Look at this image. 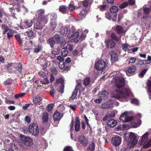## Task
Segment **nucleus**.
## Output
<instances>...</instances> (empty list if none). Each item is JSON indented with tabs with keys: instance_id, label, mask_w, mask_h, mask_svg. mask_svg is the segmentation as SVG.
I'll use <instances>...</instances> for the list:
<instances>
[{
	"instance_id": "obj_32",
	"label": "nucleus",
	"mask_w": 151,
	"mask_h": 151,
	"mask_svg": "<svg viewBox=\"0 0 151 151\" xmlns=\"http://www.w3.org/2000/svg\"><path fill=\"white\" fill-rule=\"evenodd\" d=\"M35 48L34 52L36 53L39 52L42 50V47L40 45H38L37 46L34 45Z\"/></svg>"
},
{
	"instance_id": "obj_61",
	"label": "nucleus",
	"mask_w": 151,
	"mask_h": 151,
	"mask_svg": "<svg viewBox=\"0 0 151 151\" xmlns=\"http://www.w3.org/2000/svg\"><path fill=\"white\" fill-rule=\"evenodd\" d=\"M137 60L136 58L131 57L129 60V63H132L135 62Z\"/></svg>"
},
{
	"instance_id": "obj_30",
	"label": "nucleus",
	"mask_w": 151,
	"mask_h": 151,
	"mask_svg": "<svg viewBox=\"0 0 151 151\" xmlns=\"http://www.w3.org/2000/svg\"><path fill=\"white\" fill-rule=\"evenodd\" d=\"M146 85L148 88V93L149 96V98L151 99V80H148Z\"/></svg>"
},
{
	"instance_id": "obj_1",
	"label": "nucleus",
	"mask_w": 151,
	"mask_h": 151,
	"mask_svg": "<svg viewBox=\"0 0 151 151\" xmlns=\"http://www.w3.org/2000/svg\"><path fill=\"white\" fill-rule=\"evenodd\" d=\"M119 73L118 71H114L112 72V74L113 76H114V78L115 80L116 86L117 88H120L124 85L125 81L122 77L117 75Z\"/></svg>"
},
{
	"instance_id": "obj_42",
	"label": "nucleus",
	"mask_w": 151,
	"mask_h": 151,
	"mask_svg": "<svg viewBox=\"0 0 151 151\" xmlns=\"http://www.w3.org/2000/svg\"><path fill=\"white\" fill-rule=\"evenodd\" d=\"M47 16L51 20H55L57 18V15L56 14L54 13H49Z\"/></svg>"
},
{
	"instance_id": "obj_33",
	"label": "nucleus",
	"mask_w": 151,
	"mask_h": 151,
	"mask_svg": "<svg viewBox=\"0 0 151 151\" xmlns=\"http://www.w3.org/2000/svg\"><path fill=\"white\" fill-rule=\"evenodd\" d=\"M83 5L86 8L89 5L91 4L93 2L92 0H84L82 1Z\"/></svg>"
},
{
	"instance_id": "obj_51",
	"label": "nucleus",
	"mask_w": 151,
	"mask_h": 151,
	"mask_svg": "<svg viewBox=\"0 0 151 151\" xmlns=\"http://www.w3.org/2000/svg\"><path fill=\"white\" fill-rule=\"evenodd\" d=\"M127 112H125L121 114L120 117L119 119L124 122V119L126 118V116H127Z\"/></svg>"
},
{
	"instance_id": "obj_60",
	"label": "nucleus",
	"mask_w": 151,
	"mask_h": 151,
	"mask_svg": "<svg viewBox=\"0 0 151 151\" xmlns=\"http://www.w3.org/2000/svg\"><path fill=\"white\" fill-rule=\"evenodd\" d=\"M68 8V10L69 9L70 10L72 11L74 9H75L76 7L73 4H70L69 5V7Z\"/></svg>"
},
{
	"instance_id": "obj_34",
	"label": "nucleus",
	"mask_w": 151,
	"mask_h": 151,
	"mask_svg": "<svg viewBox=\"0 0 151 151\" xmlns=\"http://www.w3.org/2000/svg\"><path fill=\"white\" fill-rule=\"evenodd\" d=\"M64 83V81L63 78H57L56 80V82L55 83V86H57L61 85Z\"/></svg>"
},
{
	"instance_id": "obj_63",
	"label": "nucleus",
	"mask_w": 151,
	"mask_h": 151,
	"mask_svg": "<svg viewBox=\"0 0 151 151\" xmlns=\"http://www.w3.org/2000/svg\"><path fill=\"white\" fill-rule=\"evenodd\" d=\"M110 115H106L103 118V120L104 121L108 120L110 119Z\"/></svg>"
},
{
	"instance_id": "obj_35",
	"label": "nucleus",
	"mask_w": 151,
	"mask_h": 151,
	"mask_svg": "<svg viewBox=\"0 0 151 151\" xmlns=\"http://www.w3.org/2000/svg\"><path fill=\"white\" fill-rule=\"evenodd\" d=\"M40 82V83H41L42 84H47L49 83V80H48V79L47 78H45L44 79V80L43 81H39V80H36L35 81V83H37V84L38 86L40 85V84L39 83V82Z\"/></svg>"
},
{
	"instance_id": "obj_11",
	"label": "nucleus",
	"mask_w": 151,
	"mask_h": 151,
	"mask_svg": "<svg viewBox=\"0 0 151 151\" xmlns=\"http://www.w3.org/2000/svg\"><path fill=\"white\" fill-rule=\"evenodd\" d=\"M112 144L116 147L119 145L121 143L122 138L119 136L115 137L111 139Z\"/></svg>"
},
{
	"instance_id": "obj_15",
	"label": "nucleus",
	"mask_w": 151,
	"mask_h": 151,
	"mask_svg": "<svg viewBox=\"0 0 151 151\" xmlns=\"http://www.w3.org/2000/svg\"><path fill=\"white\" fill-rule=\"evenodd\" d=\"M88 13V10L86 8L82 7L79 13L80 16L79 17V19H82L83 18H84V16L86 15Z\"/></svg>"
},
{
	"instance_id": "obj_43",
	"label": "nucleus",
	"mask_w": 151,
	"mask_h": 151,
	"mask_svg": "<svg viewBox=\"0 0 151 151\" xmlns=\"http://www.w3.org/2000/svg\"><path fill=\"white\" fill-rule=\"evenodd\" d=\"M42 119L44 123H47L48 120V116L47 113H44L42 116Z\"/></svg>"
},
{
	"instance_id": "obj_39",
	"label": "nucleus",
	"mask_w": 151,
	"mask_h": 151,
	"mask_svg": "<svg viewBox=\"0 0 151 151\" xmlns=\"http://www.w3.org/2000/svg\"><path fill=\"white\" fill-rule=\"evenodd\" d=\"M73 36L72 37V38L73 39L74 42H77L78 41V40H76V39L78 38V35H79V32L77 31L76 32H74L73 33Z\"/></svg>"
},
{
	"instance_id": "obj_53",
	"label": "nucleus",
	"mask_w": 151,
	"mask_h": 151,
	"mask_svg": "<svg viewBox=\"0 0 151 151\" xmlns=\"http://www.w3.org/2000/svg\"><path fill=\"white\" fill-rule=\"evenodd\" d=\"M128 5L127 2L125 1L121 4L119 6V7L121 9H123L126 7Z\"/></svg>"
},
{
	"instance_id": "obj_49",
	"label": "nucleus",
	"mask_w": 151,
	"mask_h": 151,
	"mask_svg": "<svg viewBox=\"0 0 151 151\" xmlns=\"http://www.w3.org/2000/svg\"><path fill=\"white\" fill-rule=\"evenodd\" d=\"M90 82V79L89 77H87L86 78L83 82V84L84 85L86 86L88 85Z\"/></svg>"
},
{
	"instance_id": "obj_7",
	"label": "nucleus",
	"mask_w": 151,
	"mask_h": 151,
	"mask_svg": "<svg viewBox=\"0 0 151 151\" xmlns=\"http://www.w3.org/2000/svg\"><path fill=\"white\" fill-rule=\"evenodd\" d=\"M106 65L105 61L102 60H99L95 64V67L97 70L101 71L104 69Z\"/></svg>"
},
{
	"instance_id": "obj_36",
	"label": "nucleus",
	"mask_w": 151,
	"mask_h": 151,
	"mask_svg": "<svg viewBox=\"0 0 151 151\" xmlns=\"http://www.w3.org/2000/svg\"><path fill=\"white\" fill-rule=\"evenodd\" d=\"M52 38H53V39L57 43H59L61 39V37L58 34H55Z\"/></svg>"
},
{
	"instance_id": "obj_20",
	"label": "nucleus",
	"mask_w": 151,
	"mask_h": 151,
	"mask_svg": "<svg viewBox=\"0 0 151 151\" xmlns=\"http://www.w3.org/2000/svg\"><path fill=\"white\" fill-rule=\"evenodd\" d=\"M141 120L139 119H137V122L132 121L131 123V127L133 128H137L140 126L141 124Z\"/></svg>"
},
{
	"instance_id": "obj_25",
	"label": "nucleus",
	"mask_w": 151,
	"mask_h": 151,
	"mask_svg": "<svg viewBox=\"0 0 151 151\" xmlns=\"http://www.w3.org/2000/svg\"><path fill=\"white\" fill-rule=\"evenodd\" d=\"M75 121V130L76 132H77L80 130V121L79 120L78 117H76Z\"/></svg>"
},
{
	"instance_id": "obj_17",
	"label": "nucleus",
	"mask_w": 151,
	"mask_h": 151,
	"mask_svg": "<svg viewBox=\"0 0 151 151\" xmlns=\"http://www.w3.org/2000/svg\"><path fill=\"white\" fill-rule=\"evenodd\" d=\"M143 11L144 14L142 17L143 18L145 19L147 18L148 17V15L151 12V6H150V8L145 7L144 8Z\"/></svg>"
},
{
	"instance_id": "obj_55",
	"label": "nucleus",
	"mask_w": 151,
	"mask_h": 151,
	"mask_svg": "<svg viewBox=\"0 0 151 151\" xmlns=\"http://www.w3.org/2000/svg\"><path fill=\"white\" fill-rule=\"evenodd\" d=\"M133 117L127 116H126V118L124 119V122H127L131 121L133 120Z\"/></svg>"
},
{
	"instance_id": "obj_22",
	"label": "nucleus",
	"mask_w": 151,
	"mask_h": 151,
	"mask_svg": "<svg viewBox=\"0 0 151 151\" xmlns=\"http://www.w3.org/2000/svg\"><path fill=\"white\" fill-rule=\"evenodd\" d=\"M106 124L109 127H113L116 125L117 121L114 119H111L107 121Z\"/></svg>"
},
{
	"instance_id": "obj_62",
	"label": "nucleus",
	"mask_w": 151,
	"mask_h": 151,
	"mask_svg": "<svg viewBox=\"0 0 151 151\" xmlns=\"http://www.w3.org/2000/svg\"><path fill=\"white\" fill-rule=\"evenodd\" d=\"M128 45L127 44H123L122 45L123 49L125 51H126L128 50Z\"/></svg>"
},
{
	"instance_id": "obj_28",
	"label": "nucleus",
	"mask_w": 151,
	"mask_h": 151,
	"mask_svg": "<svg viewBox=\"0 0 151 151\" xmlns=\"http://www.w3.org/2000/svg\"><path fill=\"white\" fill-rule=\"evenodd\" d=\"M42 100V99L40 97L37 96H36L35 99H34V104L36 106L38 105H40Z\"/></svg>"
},
{
	"instance_id": "obj_40",
	"label": "nucleus",
	"mask_w": 151,
	"mask_h": 151,
	"mask_svg": "<svg viewBox=\"0 0 151 151\" xmlns=\"http://www.w3.org/2000/svg\"><path fill=\"white\" fill-rule=\"evenodd\" d=\"M95 148V143H92L87 148V151H94Z\"/></svg>"
},
{
	"instance_id": "obj_3",
	"label": "nucleus",
	"mask_w": 151,
	"mask_h": 151,
	"mask_svg": "<svg viewBox=\"0 0 151 151\" xmlns=\"http://www.w3.org/2000/svg\"><path fill=\"white\" fill-rule=\"evenodd\" d=\"M30 133L33 135L37 136L39 133V130L37 124L35 123L31 124L29 127Z\"/></svg>"
},
{
	"instance_id": "obj_56",
	"label": "nucleus",
	"mask_w": 151,
	"mask_h": 151,
	"mask_svg": "<svg viewBox=\"0 0 151 151\" xmlns=\"http://www.w3.org/2000/svg\"><path fill=\"white\" fill-rule=\"evenodd\" d=\"M50 95L53 97H54V94L56 93V90L53 89L52 88L51 89L50 91L49 92Z\"/></svg>"
},
{
	"instance_id": "obj_8",
	"label": "nucleus",
	"mask_w": 151,
	"mask_h": 151,
	"mask_svg": "<svg viewBox=\"0 0 151 151\" xmlns=\"http://www.w3.org/2000/svg\"><path fill=\"white\" fill-rule=\"evenodd\" d=\"M14 37L17 42L21 46H22L24 43L26 45L28 44V42L27 41V37L22 38L20 35L18 34L15 35Z\"/></svg>"
},
{
	"instance_id": "obj_26",
	"label": "nucleus",
	"mask_w": 151,
	"mask_h": 151,
	"mask_svg": "<svg viewBox=\"0 0 151 151\" xmlns=\"http://www.w3.org/2000/svg\"><path fill=\"white\" fill-rule=\"evenodd\" d=\"M22 70V64L21 63H19L17 67L15 68V70L14 71V73L15 74L19 75V73L20 74L21 73Z\"/></svg>"
},
{
	"instance_id": "obj_45",
	"label": "nucleus",
	"mask_w": 151,
	"mask_h": 151,
	"mask_svg": "<svg viewBox=\"0 0 151 151\" xmlns=\"http://www.w3.org/2000/svg\"><path fill=\"white\" fill-rule=\"evenodd\" d=\"M113 15V14L110 11H107L105 14L106 18L109 20L111 19L112 16Z\"/></svg>"
},
{
	"instance_id": "obj_64",
	"label": "nucleus",
	"mask_w": 151,
	"mask_h": 151,
	"mask_svg": "<svg viewBox=\"0 0 151 151\" xmlns=\"http://www.w3.org/2000/svg\"><path fill=\"white\" fill-rule=\"evenodd\" d=\"M12 63H9L8 64L5 65H4L5 68L7 70H9V68L12 67Z\"/></svg>"
},
{
	"instance_id": "obj_23",
	"label": "nucleus",
	"mask_w": 151,
	"mask_h": 151,
	"mask_svg": "<svg viewBox=\"0 0 151 151\" xmlns=\"http://www.w3.org/2000/svg\"><path fill=\"white\" fill-rule=\"evenodd\" d=\"M115 31L117 33L121 35L125 33L123 28L121 26L117 25L115 28Z\"/></svg>"
},
{
	"instance_id": "obj_13",
	"label": "nucleus",
	"mask_w": 151,
	"mask_h": 151,
	"mask_svg": "<svg viewBox=\"0 0 151 151\" xmlns=\"http://www.w3.org/2000/svg\"><path fill=\"white\" fill-rule=\"evenodd\" d=\"M105 43L108 48L112 49L114 48L116 45L114 41L111 39H108L105 41Z\"/></svg>"
},
{
	"instance_id": "obj_24",
	"label": "nucleus",
	"mask_w": 151,
	"mask_h": 151,
	"mask_svg": "<svg viewBox=\"0 0 151 151\" xmlns=\"http://www.w3.org/2000/svg\"><path fill=\"white\" fill-rule=\"evenodd\" d=\"M59 10L61 13L63 14H66L68 12V7L66 6L63 5H60L59 7Z\"/></svg>"
},
{
	"instance_id": "obj_54",
	"label": "nucleus",
	"mask_w": 151,
	"mask_h": 151,
	"mask_svg": "<svg viewBox=\"0 0 151 151\" xmlns=\"http://www.w3.org/2000/svg\"><path fill=\"white\" fill-rule=\"evenodd\" d=\"M147 71V69H144L141 71V72L139 74V76L142 77L144 76V75L146 73Z\"/></svg>"
},
{
	"instance_id": "obj_21",
	"label": "nucleus",
	"mask_w": 151,
	"mask_h": 151,
	"mask_svg": "<svg viewBox=\"0 0 151 151\" xmlns=\"http://www.w3.org/2000/svg\"><path fill=\"white\" fill-rule=\"evenodd\" d=\"M43 22L40 20H37L36 22L34 24V28L39 29L42 28Z\"/></svg>"
},
{
	"instance_id": "obj_29",
	"label": "nucleus",
	"mask_w": 151,
	"mask_h": 151,
	"mask_svg": "<svg viewBox=\"0 0 151 151\" xmlns=\"http://www.w3.org/2000/svg\"><path fill=\"white\" fill-rule=\"evenodd\" d=\"M112 106V104L109 101H108L103 104L101 107L103 109H106L111 108Z\"/></svg>"
},
{
	"instance_id": "obj_10",
	"label": "nucleus",
	"mask_w": 151,
	"mask_h": 151,
	"mask_svg": "<svg viewBox=\"0 0 151 151\" xmlns=\"http://www.w3.org/2000/svg\"><path fill=\"white\" fill-rule=\"evenodd\" d=\"M128 140L129 142L131 143V144L133 145L132 147L135 145L137 142L135 134L131 132H130V134L129 135Z\"/></svg>"
},
{
	"instance_id": "obj_41",
	"label": "nucleus",
	"mask_w": 151,
	"mask_h": 151,
	"mask_svg": "<svg viewBox=\"0 0 151 151\" xmlns=\"http://www.w3.org/2000/svg\"><path fill=\"white\" fill-rule=\"evenodd\" d=\"M1 27L2 29L4 30L3 32V33L4 35H5L7 32L8 30H9V27L7 26L6 24H2L1 25Z\"/></svg>"
},
{
	"instance_id": "obj_4",
	"label": "nucleus",
	"mask_w": 151,
	"mask_h": 151,
	"mask_svg": "<svg viewBox=\"0 0 151 151\" xmlns=\"http://www.w3.org/2000/svg\"><path fill=\"white\" fill-rule=\"evenodd\" d=\"M148 134H149L148 132L145 133L142 136L141 140L140 142L141 145H144L143 148H147L151 146V139L147 144H145L148 139Z\"/></svg>"
},
{
	"instance_id": "obj_18",
	"label": "nucleus",
	"mask_w": 151,
	"mask_h": 151,
	"mask_svg": "<svg viewBox=\"0 0 151 151\" xmlns=\"http://www.w3.org/2000/svg\"><path fill=\"white\" fill-rule=\"evenodd\" d=\"M68 27L62 26L60 29V32L62 35L65 36L68 33Z\"/></svg>"
},
{
	"instance_id": "obj_38",
	"label": "nucleus",
	"mask_w": 151,
	"mask_h": 151,
	"mask_svg": "<svg viewBox=\"0 0 151 151\" xmlns=\"http://www.w3.org/2000/svg\"><path fill=\"white\" fill-rule=\"evenodd\" d=\"M111 37L112 40H114L116 42L119 41L121 38V37H117L116 34L114 32L111 34Z\"/></svg>"
},
{
	"instance_id": "obj_12",
	"label": "nucleus",
	"mask_w": 151,
	"mask_h": 151,
	"mask_svg": "<svg viewBox=\"0 0 151 151\" xmlns=\"http://www.w3.org/2000/svg\"><path fill=\"white\" fill-rule=\"evenodd\" d=\"M78 140L81 145L84 146H87L88 140L84 135H81L78 137Z\"/></svg>"
},
{
	"instance_id": "obj_46",
	"label": "nucleus",
	"mask_w": 151,
	"mask_h": 151,
	"mask_svg": "<svg viewBox=\"0 0 151 151\" xmlns=\"http://www.w3.org/2000/svg\"><path fill=\"white\" fill-rule=\"evenodd\" d=\"M118 9L117 6H113L110 8V11L112 13H115L118 11Z\"/></svg>"
},
{
	"instance_id": "obj_5",
	"label": "nucleus",
	"mask_w": 151,
	"mask_h": 151,
	"mask_svg": "<svg viewBox=\"0 0 151 151\" xmlns=\"http://www.w3.org/2000/svg\"><path fill=\"white\" fill-rule=\"evenodd\" d=\"M127 96V93L124 92L123 90H116L114 93L111 94V96L112 97L118 100H119L122 98H125Z\"/></svg>"
},
{
	"instance_id": "obj_37",
	"label": "nucleus",
	"mask_w": 151,
	"mask_h": 151,
	"mask_svg": "<svg viewBox=\"0 0 151 151\" xmlns=\"http://www.w3.org/2000/svg\"><path fill=\"white\" fill-rule=\"evenodd\" d=\"M47 43L49 44L51 47H53L55 44V42L52 37L49 38L47 40Z\"/></svg>"
},
{
	"instance_id": "obj_9",
	"label": "nucleus",
	"mask_w": 151,
	"mask_h": 151,
	"mask_svg": "<svg viewBox=\"0 0 151 151\" xmlns=\"http://www.w3.org/2000/svg\"><path fill=\"white\" fill-rule=\"evenodd\" d=\"M136 66L133 65L129 66L126 70V73L129 76L134 75L136 73Z\"/></svg>"
},
{
	"instance_id": "obj_52",
	"label": "nucleus",
	"mask_w": 151,
	"mask_h": 151,
	"mask_svg": "<svg viewBox=\"0 0 151 151\" xmlns=\"http://www.w3.org/2000/svg\"><path fill=\"white\" fill-rule=\"evenodd\" d=\"M57 26V24L55 21H52L50 22V29L53 30L55 29Z\"/></svg>"
},
{
	"instance_id": "obj_27",
	"label": "nucleus",
	"mask_w": 151,
	"mask_h": 151,
	"mask_svg": "<svg viewBox=\"0 0 151 151\" xmlns=\"http://www.w3.org/2000/svg\"><path fill=\"white\" fill-rule=\"evenodd\" d=\"M33 24V22L32 20L28 19L25 21L24 25L25 28L31 27Z\"/></svg>"
},
{
	"instance_id": "obj_14",
	"label": "nucleus",
	"mask_w": 151,
	"mask_h": 151,
	"mask_svg": "<svg viewBox=\"0 0 151 151\" xmlns=\"http://www.w3.org/2000/svg\"><path fill=\"white\" fill-rule=\"evenodd\" d=\"M106 93V91L100 92L99 93V95L100 96V98L96 99L94 101L95 102L98 104L101 103L102 101V98H104L105 97Z\"/></svg>"
},
{
	"instance_id": "obj_48",
	"label": "nucleus",
	"mask_w": 151,
	"mask_h": 151,
	"mask_svg": "<svg viewBox=\"0 0 151 151\" xmlns=\"http://www.w3.org/2000/svg\"><path fill=\"white\" fill-rule=\"evenodd\" d=\"M67 49V47L65 46V47L63 48V49L64 50H62V52H61V55L63 56H66L68 54V51L67 50H65Z\"/></svg>"
},
{
	"instance_id": "obj_6",
	"label": "nucleus",
	"mask_w": 151,
	"mask_h": 151,
	"mask_svg": "<svg viewBox=\"0 0 151 151\" xmlns=\"http://www.w3.org/2000/svg\"><path fill=\"white\" fill-rule=\"evenodd\" d=\"M22 147L24 149H28L33 144L32 139L29 137H25L22 140Z\"/></svg>"
},
{
	"instance_id": "obj_47",
	"label": "nucleus",
	"mask_w": 151,
	"mask_h": 151,
	"mask_svg": "<svg viewBox=\"0 0 151 151\" xmlns=\"http://www.w3.org/2000/svg\"><path fill=\"white\" fill-rule=\"evenodd\" d=\"M11 147L8 150V151H17L18 148L17 146L13 144H11Z\"/></svg>"
},
{
	"instance_id": "obj_19",
	"label": "nucleus",
	"mask_w": 151,
	"mask_h": 151,
	"mask_svg": "<svg viewBox=\"0 0 151 151\" xmlns=\"http://www.w3.org/2000/svg\"><path fill=\"white\" fill-rule=\"evenodd\" d=\"M62 117L61 113L57 111H56L55 112L53 115V118L54 121H59Z\"/></svg>"
},
{
	"instance_id": "obj_59",
	"label": "nucleus",
	"mask_w": 151,
	"mask_h": 151,
	"mask_svg": "<svg viewBox=\"0 0 151 151\" xmlns=\"http://www.w3.org/2000/svg\"><path fill=\"white\" fill-rule=\"evenodd\" d=\"M131 102L132 104H134L136 105H138L139 104L138 100L136 99H132Z\"/></svg>"
},
{
	"instance_id": "obj_44",
	"label": "nucleus",
	"mask_w": 151,
	"mask_h": 151,
	"mask_svg": "<svg viewBox=\"0 0 151 151\" xmlns=\"http://www.w3.org/2000/svg\"><path fill=\"white\" fill-rule=\"evenodd\" d=\"M78 90V89L75 88L74 91L72 92V94L70 97V98L72 100H73L75 99L77 95Z\"/></svg>"
},
{
	"instance_id": "obj_31",
	"label": "nucleus",
	"mask_w": 151,
	"mask_h": 151,
	"mask_svg": "<svg viewBox=\"0 0 151 151\" xmlns=\"http://www.w3.org/2000/svg\"><path fill=\"white\" fill-rule=\"evenodd\" d=\"M69 30L67 34L68 37L69 38H71L73 36V33L74 32V28L72 27L71 28L68 27Z\"/></svg>"
},
{
	"instance_id": "obj_57",
	"label": "nucleus",
	"mask_w": 151,
	"mask_h": 151,
	"mask_svg": "<svg viewBox=\"0 0 151 151\" xmlns=\"http://www.w3.org/2000/svg\"><path fill=\"white\" fill-rule=\"evenodd\" d=\"M59 86H60V89L59 90V92L61 93H63L64 92V84L63 83L61 85H60Z\"/></svg>"
},
{
	"instance_id": "obj_50",
	"label": "nucleus",
	"mask_w": 151,
	"mask_h": 151,
	"mask_svg": "<svg viewBox=\"0 0 151 151\" xmlns=\"http://www.w3.org/2000/svg\"><path fill=\"white\" fill-rule=\"evenodd\" d=\"M26 32L27 33L28 36L30 37H33L35 35L34 32L31 29H28Z\"/></svg>"
},
{
	"instance_id": "obj_2",
	"label": "nucleus",
	"mask_w": 151,
	"mask_h": 151,
	"mask_svg": "<svg viewBox=\"0 0 151 151\" xmlns=\"http://www.w3.org/2000/svg\"><path fill=\"white\" fill-rule=\"evenodd\" d=\"M36 16V20L42 21L43 24H45L47 22V20L45 15V11L43 9H40L38 10Z\"/></svg>"
},
{
	"instance_id": "obj_16",
	"label": "nucleus",
	"mask_w": 151,
	"mask_h": 151,
	"mask_svg": "<svg viewBox=\"0 0 151 151\" xmlns=\"http://www.w3.org/2000/svg\"><path fill=\"white\" fill-rule=\"evenodd\" d=\"M111 56V59L113 62L117 61L118 60V58L117 53L114 51H111L109 53Z\"/></svg>"
},
{
	"instance_id": "obj_58",
	"label": "nucleus",
	"mask_w": 151,
	"mask_h": 151,
	"mask_svg": "<svg viewBox=\"0 0 151 151\" xmlns=\"http://www.w3.org/2000/svg\"><path fill=\"white\" fill-rule=\"evenodd\" d=\"M63 151H74L72 148L70 146H67L65 147Z\"/></svg>"
}]
</instances>
